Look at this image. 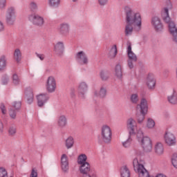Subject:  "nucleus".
Instances as JSON below:
<instances>
[{"mask_svg": "<svg viewBox=\"0 0 177 177\" xmlns=\"http://www.w3.org/2000/svg\"><path fill=\"white\" fill-rule=\"evenodd\" d=\"M126 12L127 26L125 28V35H132L133 30L140 31L142 30V15L139 12L129 8L128 6L124 8Z\"/></svg>", "mask_w": 177, "mask_h": 177, "instance_id": "obj_1", "label": "nucleus"}, {"mask_svg": "<svg viewBox=\"0 0 177 177\" xmlns=\"http://www.w3.org/2000/svg\"><path fill=\"white\" fill-rule=\"evenodd\" d=\"M142 152L136 151L134 152V158L133 160V165L135 171L138 174L139 177H147V170L143 166V160L140 158Z\"/></svg>", "mask_w": 177, "mask_h": 177, "instance_id": "obj_2", "label": "nucleus"}, {"mask_svg": "<svg viewBox=\"0 0 177 177\" xmlns=\"http://www.w3.org/2000/svg\"><path fill=\"white\" fill-rule=\"evenodd\" d=\"M127 128L129 135H136L137 138L143 137V131L142 128L138 127V123L135 119L130 118L127 121Z\"/></svg>", "mask_w": 177, "mask_h": 177, "instance_id": "obj_3", "label": "nucleus"}, {"mask_svg": "<svg viewBox=\"0 0 177 177\" xmlns=\"http://www.w3.org/2000/svg\"><path fill=\"white\" fill-rule=\"evenodd\" d=\"M101 140L104 143L109 144L111 142L113 138V131L111 127L107 124H103L100 129Z\"/></svg>", "mask_w": 177, "mask_h": 177, "instance_id": "obj_4", "label": "nucleus"}, {"mask_svg": "<svg viewBox=\"0 0 177 177\" xmlns=\"http://www.w3.org/2000/svg\"><path fill=\"white\" fill-rule=\"evenodd\" d=\"M45 86L46 91L48 92V93H53V92L56 91V89L57 88V82H56L55 76L50 75L46 78Z\"/></svg>", "mask_w": 177, "mask_h": 177, "instance_id": "obj_5", "label": "nucleus"}, {"mask_svg": "<svg viewBox=\"0 0 177 177\" xmlns=\"http://www.w3.org/2000/svg\"><path fill=\"white\" fill-rule=\"evenodd\" d=\"M138 139L145 153H151V151H153V142H151L150 138L147 136L143 137L142 136V137H139Z\"/></svg>", "mask_w": 177, "mask_h": 177, "instance_id": "obj_6", "label": "nucleus"}, {"mask_svg": "<svg viewBox=\"0 0 177 177\" xmlns=\"http://www.w3.org/2000/svg\"><path fill=\"white\" fill-rule=\"evenodd\" d=\"M28 19L34 26H37V27H42L45 24V19L38 14H31Z\"/></svg>", "mask_w": 177, "mask_h": 177, "instance_id": "obj_7", "label": "nucleus"}, {"mask_svg": "<svg viewBox=\"0 0 177 177\" xmlns=\"http://www.w3.org/2000/svg\"><path fill=\"white\" fill-rule=\"evenodd\" d=\"M145 85L149 91H154L156 89V85H157V80L156 76L153 73L147 75L145 80Z\"/></svg>", "mask_w": 177, "mask_h": 177, "instance_id": "obj_8", "label": "nucleus"}, {"mask_svg": "<svg viewBox=\"0 0 177 177\" xmlns=\"http://www.w3.org/2000/svg\"><path fill=\"white\" fill-rule=\"evenodd\" d=\"M172 9V3H171V1H168L167 4L166 6H165L161 11V16L166 23H169V21L171 20V18H169V10Z\"/></svg>", "mask_w": 177, "mask_h": 177, "instance_id": "obj_9", "label": "nucleus"}, {"mask_svg": "<svg viewBox=\"0 0 177 177\" xmlns=\"http://www.w3.org/2000/svg\"><path fill=\"white\" fill-rule=\"evenodd\" d=\"M76 59L81 66H88L89 64V59L85 51H79L76 53Z\"/></svg>", "mask_w": 177, "mask_h": 177, "instance_id": "obj_10", "label": "nucleus"}, {"mask_svg": "<svg viewBox=\"0 0 177 177\" xmlns=\"http://www.w3.org/2000/svg\"><path fill=\"white\" fill-rule=\"evenodd\" d=\"M165 143L167 146H175L176 145V137H175V134L172 132L167 131L165 133Z\"/></svg>", "mask_w": 177, "mask_h": 177, "instance_id": "obj_11", "label": "nucleus"}, {"mask_svg": "<svg viewBox=\"0 0 177 177\" xmlns=\"http://www.w3.org/2000/svg\"><path fill=\"white\" fill-rule=\"evenodd\" d=\"M6 21L8 26H13L16 23V12L13 8H9L8 10Z\"/></svg>", "mask_w": 177, "mask_h": 177, "instance_id": "obj_12", "label": "nucleus"}, {"mask_svg": "<svg viewBox=\"0 0 177 177\" xmlns=\"http://www.w3.org/2000/svg\"><path fill=\"white\" fill-rule=\"evenodd\" d=\"M151 25L154 30H156L158 32H160L164 28L162 22H161V19L158 17H154L152 18Z\"/></svg>", "mask_w": 177, "mask_h": 177, "instance_id": "obj_13", "label": "nucleus"}, {"mask_svg": "<svg viewBox=\"0 0 177 177\" xmlns=\"http://www.w3.org/2000/svg\"><path fill=\"white\" fill-rule=\"evenodd\" d=\"M78 95L80 99H85L86 92H88V84L86 82H81L77 88Z\"/></svg>", "mask_w": 177, "mask_h": 177, "instance_id": "obj_14", "label": "nucleus"}, {"mask_svg": "<svg viewBox=\"0 0 177 177\" xmlns=\"http://www.w3.org/2000/svg\"><path fill=\"white\" fill-rule=\"evenodd\" d=\"M58 31L61 35L67 37L70 34V25L67 23H62L58 26Z\"/></svg>", "mask_w": 177, "mask_h": 177, "instance_id": "obj_15", "label": "nucleus"}, {"mask_svg": "<svg viewBox=\"0 0 177 177\" xmlns=\"http://www.w3.org/2000/svg\"><path fill=\"white\" fill-rule=\"evenodd\" d=\"M61 168L65 174L68 172V169H70L68 157L66 154H62L61 156Z\"/></svg>", "mask_w": 177, "mask_h": 177, "instance_id": "obj_16", "label": "nucleus"}, {"mask_svg": "<svg viewBox=\"0 0 177 177\" xmlns=\"http://www.w3.org/2000/svg\"><path fill=\"white\" fill-rule=\"evenodd\" d=\"M53 50L58 56H62L64 53V43L63 41H57L54 44Z\"/></svg>", "mask_w": 177, "mask_h": 177, "instance_id": "obj_17", "label": "nucleus"}, {"mask_svg": "<svg viewBox=\"0 0 177 177\" xmlns=\"http://www.w3.org/2000/svg\"><path fill=\"white\" fill-rule=\"evenodd\" d=\"M136 110L147 113L149 110V104L147 103V100L142 98L140 103L136 106Z\"/></svg>", "mask_w": 177, "mask_h": 177, "instance_id": "obj_18", "label": "nucleus"}, {"mask_svg": "<svg viewBox=\"0 0 177 177\" xmlns=\"http://www.w3.org/2000/svg\"><path fill=\"white\" fill-rule=\"evenodd\" d=\"M154 151L155 154L159 157L163 156L165 151L164 144L161 142H156L154 145Z\"/></svg>", "mask_w": 177, "mask_h": 177, "instance_id": "obj_19", "label": "nucleus"}, {"mask_svg": "<svg viewBox=\"0 0 177 177\" xmlns=\"http://www.w3.org/2000/svg\"><path fill=\"white\" fill-rule=\"evenodd\" d=\"M26 99L28 104H31L34 102V92L32 88L28 87L25 91Z\"/></svg>", "mask_w": 177, "mask_h": 177, "instance_id": "obj_20", "label": "nucleus"}, {"mask_svg": "<svg viewBox=\"0 0 177 177\" xmlns=\"http://www.w3.org/2000/svg\"><path fill=\"white\" fill-rule=\"evenodd\" d=\"M106 95L107 89H106V87L104 86H101L100 88V90H96L94 91V95L95 96V97H99L100 99H104Z\"/></svg>", "mask_w": 177, "mask_h": 177, "instance_id": "obj_21", "label": "nucleus"}, {"mask_svg": "<svg viewBox=\"0 0 177 177\" xmlns=\"http://www.w3.org/2000/svg\"><path fill=\"white\" fill-rule=\"evenodd\" d=\"M57 124L60 129L66 128L67 127V117L64 115H59L57 121Z\"/></svg>", "mask_w": 177, "mask_h": 177, "instance_id": "obj_22", "label": "nucleus"}, {"mask_svg": "<svg viewBox=\"0 0 177 177\" xmlns=\"http://www.w3.org/2000/svg\"><path fill=\"white\" fill-rule=\"evenodd\" d=\"M49 97L46 94H39L37 96V104L39 107H43V106L48 102Z\"/></svg>", "mask_w": 177, "mask_h": 177, "instance_id": "obj_23", "label": "nucleus"}, {"mask_svg": "<svg viewBox=\"0 0 177 177\" xmlns=\"http://www.w3.org/2000/svg\"><path fill=\"white\" fill-rule=\"evenodd\" d=\"M146 114H147L146 112H142L136 109V118L138 124H142L143 121H145Z\"/></svg>", "mask_w": 177, "mask_h": 177, "instance_id": "obj_24", "label": "nucleus"}, {"mask_svg": "<svg viewBox=\"0 0 177 177\" xmlns=\"http://www.w3.org/2000/svg\"><path fill=\"white\" fill-rule=\"evenodd\" d=\"M79 171L80 174H82L83 175H86V174H88V172L91 171V165H89V162L80 165L79 167Z\"/></svg>", "mask_w": 177, "mask_h": 177, "instance_id": "obj_25", "label": "nucleus"}, {"mask_svg": "<svg viewBox=\"0 0 177 177\" xmlns=\"http://www.w3.org/2000/svg\"><path fill=\"white\" fill-rule=\"evenodd\" d=\"M13 59L16 63H20L21 62V50L19 48H16L14 50Z\"/></svg>", "mask_w": 177, "mask_h": 177, "instance_id": "obj_26", "label": "nucleus"}, {"mask_svg": "<svg viewBox=\"0 0 177 177\" xmlns=\"http://www.w3.org/2000/svg\"><path fill=\"white\" fill-rule=\"evenodd\" d=\"M117 56V46H113L108 51V59H114Z\"/></svg>", "mask_w": 177, "mask_h": 177, "instance_id": "obj_27", "label": "nucleus"}, {"mask_svg": "<svg viewBox=\"0 0 177 177\" xmlns=\"http://www.w3.org/2000/svg\"><path fill=\"white\" fill-rule=\"evenodd\" d=\"M168 102H169L171 104H177V93L175 91H173L168 96Z\"/></svg>", "mask_w": 177, "mask_h": 177, "instance_id": "obj_28", "label": "nucleus"}, {"mask_svg": "<svg viewBox=\"0 0 177 177\" xmlns=\"http://www.w3.org/2000/svg\"><path fill=\"white\" fill-rule=\"evenodd\" d=\"M6 66H8V59L3 55L0 57V71H3L6 68Z\"/></svg>", "mask_w": 177, "mask_h": 177, "instance_id": "obj_29", "label": "nucleus"}, {"mask_svg": "<svg viewBox=\"0 0 177 177\" xmlns=\"http://www.w3.org/2000/svg\"><path fill=\"white\" fill-rule=\"evenodd\" d=\"M86 160H88V157L84 153H82L77 157V164L79 165L87 164Z\"/></svg>", "mask_w": 177, "mask_h": 177, "instance_id": "obj_30", "label": "nucleus"}, {"mask_svg": "<svg viewBox=\"0 0 177 177\" xmlns=\"http://www.w3.org/2000/svg\"><path fill=\"white\" fill-rule=\"evenodd\" d=\"M121 177H131V172L127 166H123L120 169Z\"/></svg>", "mask_w": 177, "mask_h": 177, "instance_id": "obj_31", "label": "nucleus"}, {"mask_svg": "<svg viewBox=\"0 0 177 177\" xmlns=\"http://www.w3.org/2000/svg\"><path fill=\"white\" fill-rule=\"evenodd\" d=\"M74 146V138L72 136H68L66 140H65V147L66 149H71Z\"/></svg>", "mask_w": 177, "mask_h": 177, "instance_id": "obj_32", "label": "nucleus"}, {"mask_svg": "<svg viewBox=\"0 0 177 177\" xmlns=\"http://www.w3.org/2000/svg\"><path fill=\"white\" fill-rule=\"evenodd\" d=\"M156 127V122L154 120L151 118H148L146 122V129H154V127Z\"/></svg>", "mask_w": 177, "mask_h": 177, "instance_id": "obj_33", "label": "nucleus"}, {"mask_svg": "<svg viewBox=\"0 0 177 177\" xmlns=\"http://www.w3.org/2000/svg\"><path fill=\"white\" fill-rule=\"evenodd\" d=\"M167 23H168L169 24V30L171 35L177 32L176 26L175 25V23L174 21H171L170 19L169 21Z\"/></svg>", "mask_w": 177, "mask_h": 177, "instance_id": "obj_34", "label": "nucleus"}, {"mask_svg": "<svg viewBox=\"0 0 177 177\" xmlns=\"http://www.w3.org/2000/svg\"><path fill=\"white\" fill-rule=\"evenodd\" d=\"M130 102L133 104H138L139 103V94L138 93H132L130 95Z\"/></svg>", "mask_w": 177, "mask_h": 177, "instance_id": "obj_35", "label": "nucleus"}, {"mask_svg": "<svg viewBox=\"0 0 177 177\" xmlns=\"http://www.w3.org/2000/svg\"><path fill=\"white\" fill-rule=\"evenodd\" d=\"M127 52H128L129 58L131 60H133L134 62H136V55H135V53L132 52V47L131 46V44L128 46Z\"/></svg>", "mask_w": 177, "mask_h": 177, "instance_id": "obj_36", "label": "nucleus"}, {"mask_svg": "<svg viewBox=\"0 0 177 177\" xmlns=\"http://www.w3.org/2000/svg\"><path fill=\"white\" fill-rule=\"evenodd\" d=\"M115 75L118 78H122V67H121V65H117L115 66Z\"/></svg>", "mask_w": 177, "mask_h": 177, "instance_id": "obj_37", "label": "nucleus"}, {"mask_svg": "<svg viewBox=\"0 0 177 177\" xmlns=\"http://www.w3.org/2000/svg\"><path fill=\"white\" fill-rule=\"evenodd\" d=\"M8 132L9 136H15L16 133H17V129L16 128V126H10L8 128Z\"/></svg>", "mask_w": 177, "mask_h": 177, "instance_id": "obj_38", "label": "nucleus"}, {"mask_svg": "<svg viewBox=\"0 0 177 177\" xmlns=\"http://www.w3.org/2000/svg\"><path fill=\"white\" fill-rule=\"evenodd\" d=\"M48 5L51 8H58L60 5V0H48Z\"/></svg>", "mask_w": 177, "mask_h": 177, "instance_id": "obj_39", "label": "nucleus"}, {"mask_svg": "<svg viewBox=\"0 0 177 177\" xmlns=\"http://www.w3.org/2000/svg\"><path fill=\"white\" fill-rule=\"evenodd\" d=\"M16 110L13 109V108H10L8 110V114L11 120H16V117L17 114L16 113Z\"/></svg>", "mask_w": 177, "mask_h": 177, "instance_id": "obj_40", "label": "nucleus"}, {"mask_svg": "<svg viewBox=\"0 0 177 177\" xmlns=\"http://www.w3.org/2000/svg\"><path fill=\"white\" fill-rule=\"evenodd\" d=\"M20 107H21V102L20 101H15L12 104L11 109H14V110H20Z\"/></svg>", "mask_w": 177, "mask_h": 177, "instance_id": "obj_41", "label": "nucleus"}, {"mask_svg": "<svg viewBox=\"0 0 177 177\" xmlns=\"http://www.w3.org/2000/svg\"><path fill=\"white\" fill-rule=\"evenodd\" d=\"M30 9L32 12H37L38 10V4L34 1H32L30 3Z\"/></svg>", "mask_w": 177, "mask_h": 177, "instance_id": "obj_42", "label": "nucleus"}, {"mask_svg": "<svg viewBox=\"0 0 177 177\" xmlns=\"http://www.w3.org/2000/svg\"><path fill=\"white\" fill-rule=\"evenodd\" d=\"M109 73L106 71H101L100 72V77L102 81H106V80H109Z\"/></svg>", "mask_w": 177, "mask_h": 177, "instance_id": "obj_43", "label": "nucleus"}, {"mask_svg": "<svg viewBox=\"0 0 177 177\" xmlns=\"http://www.w3.org/2000/svg\"><path fill=\"white\" fill-rule=\"evenodd\" d=\"M12 82L14 85H19L20 84V78L16 74L12 75Z\"/></svg>", "mask_w": 177, "mask_h": 177, "instance_id": "obj_44", "label": "nucleus"}, {"mask_svg": "<svg viewBox=\"0 0 177 177\" xmlns=\"http://www.w3.org/2000/svg\"><path fill=\"white\" fill-rule=\"evenodd\" d=\"M171 164L174 168L177 169V153H174L171 158Z\"/></svg>", "mask_w": 177, "mask_h": 177, "instance_id": "obj_45", "label": "nucleus"}, {"mask_svg": "<svg viewBox=\"0 0 177 177\" xmlns=\"http://www.w3.org/2000/svg\"><path fill=\"white\" fill-rule=\"evenodd\" d=\"M0 177H8V171L5 167H0Z\"/></svg>", "mask_w": 177, "mask_h": 177, "instance_id": "obj_46", "label": "nucleus"}, {"mask_svg": "<svg viewBox=\"0 0 177 177\" xmlns=\"http://www.w3.org/2000/svg\"><path fill=\"white\" fill-rule=\"evenodd\" d=\"M6 8V0H0V9L3 10Z\"/></svg>", "mask_w": 177, "mask_h": 177, "instance_id": "obj_47", "label": "nucleus"}, {"mask_svg": "<svg viewBox=\"0 0 177 177\" xmlns=\"http://www.w3.org/2000/svg\"><path fill=\"white\" fill-rule=\"evenodd\" d=\"M97 2L100 6H106V5H107V2H109V0H97Z\"/></svg>", "mask_w": 177, "mask_h": 177, "instance_id": "obj_48", "label": "nucleus"}, {"mask_svg": "<svg viewBox=\"0 0 177 177\" xmlns=\"http://www.w3.org/2000/svg\"><path fill=\"white\" fill-rule=\"evenodd\" d=\"M0 109H1L2 114L5 115V114H6V113H8V111H6V106H5V104H1Z\"/></svg>", "mask_w": 177, "mask_h": 177, "instance_id": "obj_49", "label": "nucleus"}, {"mask_svg": "<svg viewBox=\"0 0 177 177\" xmlns=\"http://www.w3.org/2000/svg\"><path fill=\"white\" fill-rule=\"evenodd\" d=\"M132 140H131V138H129L127 141L124 142L122 143L124 147H129V146H131V142Z\"/></svg>", "mask_w": 177, "mask_h": 177, "instance_id": "obj_50", "label": "nucleus"}, {"mask_svg": "<svg viewBox=\"0 0 177 177\" xmlns=\"http://www.w3.org/2000/svg\"><path fill=\"white\" fill-rule=\"evenodd\" d=\"M30 177H38V172L37 170L32 169Z\"/></svg>", "mask_w": 177, "mask_h": 177, "instance_id": "obj_51", "label": "nucleus"}, {"mask_svg": "<svg viewBox=\"0 0 177 177\" xmlns=\"http://www.w3.org/2000/svg\"><path fill=\"white\" fill-rule=\"evenodd\" d=\"M3 31H5V25L3 24V22L0 21V32H2Z\"/></svg>", "mask_w": 177, "mask_h": 177, "instance_id": "obj_52", "label": "nucleus"}, {"mask_svg": "<svg viewBox=\"0 0 177 177\" xmlns=\"http://www.w3.org/2000/svg\"><path fill=\"white\" fill-rule=\"evenodd\" d=\"M171 35H173V41L177 44V32L173 33Z\"/></svg>", "mask_w": 177, "mask_h": 177, "instance_id": "obj_53", "label": "nucleus"}, {"mask_svg": "<svg viewBox=\"0 0 177 177\" xmlns=\"http://www.w3.org/2000/svg\"><path fill=\"white\" fill-rule=\"evenodd\" d=\"M37 57L40 59V60H44L45 59V55L42 54H37Z\"/></svg>", "mask_w": 177, "mask_h": 177, "instance_id": "obj_54", "label": "nucleus"}, {"mask_svg": "<svg viewBox=\"0 0 177 177\" xmlns=\"http://www.w3.org/2000/svg\"><path fill=\"white\" fill-rule=\"evenodd\" d=\"M128 66H129V68H133V64L132 63L131 61L128 62Z\"/></svg>", "mask_w": 177, "mask_h": 177, "instance_id": "obj_55", "label": "nucleus"}, {"mask_svg": "<svg viewBox=\"0 0 177 177\" xmlns=\"http://www.w3.org/2000/svg\"><path fill=\"white\" fill-rule=\"evenodd\" d=\"M3 131V123L0 122V132Z\"/></svg>", "mask_w": 177, "mask_h": 177, "instance_id": "obj_56", "label": "nucleus"}, {"mask_svg": "<svg viewBox=\"0 0 177 177\" xmlns=\"http://www.w3.org/2000/svg\"><path fill=\"white\" fill-rule=\"evenodd\" d=\"M155 177H167V176H165L162 174H158Z\"/></svg>", "mask_w": 177, "mask_h": 177, "instance_id": "obj_57", "label": "nucleus"}, {"mask_svg": "<svg viewBox=\"0 0 177 177\" xmlns=\"http://www.w3.org/2000/svg\"><path fill=\"white\" fill-rule=\"evenodd\" d=\"M88 177H97L95 173H91L88 175Z\"/></svg>", "mask_w": 177, "mask_h": 177, "instance_id": "obj_58", "label": "nucleus"}, {"mask_svg": "<svg viewBox=\"0 0 177 177\" xmlns=\"http://www.w3.org/2000/svg\"><path fill=\"white\" fill-rule=\"evenodd\" d=\"M73 2H78V0H72Z\"/></svg>", "mask_w": 177, "mask_h": 177, "instance_id": "obj_59", "label": "nucleus"}, {"mask_svg": "<svg viewBox=\"0 0 177 177\" xmlns=\"http://www.w3.org/2000/svg\"><path fill=\"white\" fill-rule=\"evenodd\" d=\"M9 177H13V176H9Z\"/></svg>", "mask_w": 177, "mask_h": 177, "instance_id": "obj_60", "label": "nucleus"}]
</instances>
